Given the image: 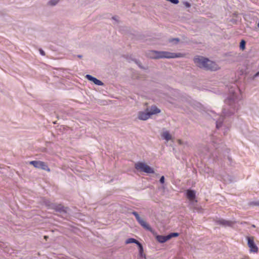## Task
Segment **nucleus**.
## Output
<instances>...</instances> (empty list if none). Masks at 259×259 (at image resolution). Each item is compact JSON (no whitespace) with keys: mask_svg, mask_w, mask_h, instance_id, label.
Instances as JSON below:
<instances>
[{"mask_svg":"<svg viewBox=\"0 0 259 259\" xmlns=\"http://www.w3.org/2000/svg\"><path fill=\"white\" fill-rule=\"evenodd\" d=\"M29 164L32 165L34 167L37 168H41L48 171H50V169L48 167L47 164L41 161H31Z\"/></svg>","mask_w":259,"mask_h":259,"instance_id":"0eeeda50","label":"nucleus"},{"mask_svg":"<svg viewBox=\"0 0 259 259\" xmlns=\"http://www.w3.org/2000/svg\"><path fill=\"white\" fill-rule=\"evenodd\" d=\"M160 182L161 183V184H163L164 182V176H162L160 179Z\"/></svg>","mask_w":259,"mask_h":259,"instance_id":"f3484780","label":"nucleus"},{"mask_svg":"<svg viewBox=\"0 0 259 259\" xmlns=\"http://www.w3.org/2000/svg\"><path fill=\"white\" fill-rule=\"evenodd\" d=\"M179 39H178V38H175V39H170V40H169V41H170V42H173V41H176V42H178L179 41Z\"/></svg>","mask_w":259,"mask_h":259,"instance_id":"a211bd4d","label":"nucleus"},{"mask_svg":"<svg viewBox=\"0 0 259 259\" xmlns=\"http://www.w3.org/2000/svg\"><path fill=\"white\" fill-rule=\"evenodd\" d=\"M136 243V244H137L138 245V246L139 247L140 253L141 255H142L143 252V246H142V244L138 240H137L136 239H135L134 238H129V239H127L125 241L126 244H130V243Z\"/></svg>","mask_w":259,"mask_h":259,"instance_id":"9d476101","label":"nucleus"},{"mask_svg":"<svg viewBox=\"0 0 259 259\" xmlns=\"http://www.w3.org/2000/svg\"><path fill=\"white\" fill-rule=\"evenodd\" d=\"M258 205H259V202H258Z\"/></svg>","mask_w":259,"mask_h":259,"instance_id":"cd10ccee","label":"nucleus"},{"mask_svg":"<svg viewBox=\"0 0 259 259\" xmlns=\"http://www.w3.org/2000/svg\"><path fill=\"white\" fill-rule=\"evenodd\" d=\"M252 227H253V228H255V225H252Z\"/></svg>","mask_w":259,"mask_h":259,"instance_id":"b1692460","label":"nucleus"},{"mask_svg":"<svg viewBox=\"0 0 259 259\" xmlns=\"http://www.w3.org/2000/svg\"><path fill=\"white\" fill-rule=\"evenodd\" d=\"M241 259H250V257L248 256H245Z\"/></svg>","mask_w":259,"mask_h":259,"instance_id":"6ab92c4d","label":"nucleus"},{"mask_svg":"<svg viewBox=\"0 0 259 259\" xmlns=\"http://www.w3.org/2000/svg\"><path fill=\"white\" fill-rule=\"evenodd\" d=\"M179 235L178 233H171L168 235H157L156 237V240L160 243H164L170 239L172 237H178Z\"/></svg>","mask_w":259,"mask_h":259,"instance_id":"423d86ee","label":"nucleus"},{"mask_svg":"<svg viewBox=\"0 0 259 259\" xmlns=\"http://www.w3.org/2000/svg\"><path fill=\"white\" fill-rule=\"evenodd\" d=\"M86 78L88 79H89V80L92 81L95 84H97L98 85H103V83L101 81L97 79L95 77H93L91 75H89V74L87 75Z\"/></svg>","mask_w":259,"mask_h":259,"instance_id":"f8f14e48","label":"nucleus"},{"mask_svg":"<svg viewBox=\"0 0 259 259\" xmlns=\"http://www.w3.org/2000/svg\"><path fill=\"white\" fill-rule=\"evenodd\" d=\"M150 57L153 59L176 58L183 57L184 55L181 53H174L166 51H152L149 54Z\"/></svg>","mask_w":259,"mask_h":259,"instance_id":"f03ea898","label":"nucleus"},{"mask_svg":"<svg viewBox=\"0 0 259 259\" xmlns=\"http://www.w3.org/2000/svg\"><path fill=\"white\" fill-rule=\"evenodd\" d=\"M257 26H258V27L259 28V22H258V23H257Z\"/></svg>","mask_w":259,"mask_h":259,"instance_id":"393cba45","label":"nucleus"},{"mask_svg":"<svg viewBox=\"0 0 259 259\" xmlns=\"http://www.w3.org/2000/svg\"><path fill=\"white\" fill-rule=\"evenodd\" d=\"M47 236H45V239H47Z\"/></svg>","mask_w":259,"mask_h":259,"instance_id":"a878e982","label":"nucleus"},{"mask_svg":"<svg viewBox=\"0 0 259 259\" xmlns=\"http://www.w3.org/2000/svg\"><path fill=\"white\" fill-rule=\"evenodd\" d=\"M40 54H41L42 55H43V56H44V55H45L44 51H42V50H40Z\"/></svg>","mask_w":259,"mask_h":259,"instance_id":"aec40b11","label":"nucleus"},{"mask_svg":"<svg viewBox=\"0 0 259 259\" xmlns=\"http://www.w3.org/2000/svg\"><path fill=\"white\" fill-rule=\"evenodd\" d=\"M194 62L196 66L206 70L215 71L219 68L215 63L202 56H196L194 59Z\"/></svg>","mask_w":259,"mask_h":259,"instance_id":"f257e3e1","label":"nucleus"},{"mask_svg":"<svg viewBox=\"0 0 259 259\" xmlns=\"http://www.w3.org/2000/svg\"><path fill=\"white\" fill-rule=\"evenodd\" d=\"M178 142H179V143L180 144H181V140H179L178 141Z\"/></svg>","mask_w":259,"mask_h":259,"instance_id":"5701e85b","label":"nucleus"},{"mask_svg":"<svg viewBox=\"0 0 259 259\" xmlns=\"http://www.w3.org/2000/svg\"><path fill=\"white\" fill-rule=\"evenodd\" d=\"M247 240V245L249 248V251L251 253H257L258 252V248L255 245L254 241V237L253 236H247L246 237Z\"/></svg>","mask_w":259,"mask_h":259,"instance_id":"39448f33","label":"nucleus"},{"mask_svg":"<svg viewBox=\"0 0 259 259\" xmlns=\"http://www.w3.org/2000/svg\"><path fill=\"white\" fill-rule=\"evenodd\" d=\"M59 0H51L49 4L51 6H54L59 2Z\"/></svg>","mask_w":259,"mask_h":259,"instance_id":"dca6fc26","label":"nucleus"},{"mask_svg":"<svg viewBox=\"0 0 259 259\" xmlns=\"http://www.w3.org/2000/svg\"><path fill=\"white\" fill-rule=\"evenodd\" d=\"M161 136L164 139L166 140L167 141L171 139V136L167 131L163 132L162 134H161Z\"/></svg>","mask_w":259,"mask_h":259,"instance_id":"ddd939ff","label":"nucleus"},{"mask_svg":"<svg viewBox=\"0 0 259 259\" xmlns=\"http://www.w3.org/2000/svg\"><path fill=\"white\" fill-rule=\"evenodd\" d=\"M53 208L56 209L57 210H58V211H61L62 210V208H63V207L61 205L59 204L57 206H53L52 207Z\"/></svg>","mask_w":259,"mask_h":259,"instance_id":"2eb2a0df","label":"nucleus"},{"mask_svg":"<svg viewBox=\"0 0 259 259\" xmlns=\"http://www.w3.org/2000/svg\"><path fill=\"white\" fill-rule=\"evenodd\" d=\"M246 42L244 40H242L240 44V48L241 50H244L245 49Z\"/></svg>","mask_w":259,"mask_h":259,"instance_id":"4468645a","label":"nucleus"},{"mask_svg":"<svg viewBox=\"0 0 259 259\" xmlns=\"http://www.w3.org/2000/svg\"><path fill=\"white\" fill-rule=\"evenodd\" d=\"M217 128H219V127H218V124H217Z\"/></svg>","mask_w":259,"mask_h":259,"instance_id":"bb28decb","label":"nucleus"},{"mask_svg":"<svg viewBox=\"0 0 259 259\" xmlns=\"http://www.w3.org/2000/svg\"><path fill=\"white\" fill-rule=\"evenodd\" d=\"M185 5L187 7H189L190 6V4L188 3H186Z\"/></svg>","mask_w":259,"mask_h":259,"instance_id":"412c9836","label":"nucleus"},{"mask_svg":"<svg viewBox=\"0 0 259 259\" xmlns=\"http://www.w3.org/2000/svg\"><path fill=\"white\" fill-rule=\"evenodd\" d=\"M187 197L191 202L194 201L196 197V193L194 190H188L187 191Z\"/></svg>","mask_w":259,"mask_h":259,"instance_id":"9b49d317","label":"nucleus"},{"mask_svg":"<svg viewBox=\"0 0 259 259\" xmlns=\"http://www.w3.org/2000/svg\"><path fill=\"white\" fill-rule=\"evenodd\" d=\"M259 76V72H257L255 75V76Z\"/></svg>","mask_w":259,"mask_h":259,"instance_id":"4be33fe9","label":"nucleus"},{"mask_svg":"<svg viewBox=\"0 0 259 259\" xmlns=\"http://www.w3.org/2000/svg\"><path fill=\"white\" fill-rule=\"evenodd\" d=\"M135 167L137 170L141 172L147 174H153L154 172L153 169L144 162H138L135 163Z\"/></svg>","mask_w":259,"mask_h":259,"instance_id":"20e7f679","label":"nucleus"},{"mask_svg":"<svg viewBox=\"0 0 259 259\" xmlns=\"http://www.w3.org/2000/svg\"><path fill=\"white\" fill-rule=\"evenodd\" d=\"M132 213L135 215V217H136V218L137 221L139 222V223L144 228H145V229L149 230L150 231H152V228L150 227L149 225L146 222H145L144 220L141 219L137 212L134 211V212H133Z\"/></svg>","mask_w":259,"mask_h":259,"instance_id":"6e6552de","label":"nucleus"},{"mask_svg":"<svg viewBox=\"0 0 259 259\" xmlns=\"http://www.w3.org/2000/svg\"><path fill=\"white\" fill-rule=\"evenodd\" d=\"M216 223L224 227H232L236 223L235 221L226 220L223 219H219L216 221Z\"/></svg>","mask_w":259,"mask_h":259,"instance_id":"1a4fd4ad","label":"nucleus"},{"mask_svg":"<svg viewBox=\"0 0 259 259\" xmlns=\"http://www.w3.org/2000/svg\"><path fill=\"white\" fill-rule=\"evenodd\" d=\"M160 112V110L156 106H152L150 111L146 110L145 112H139L138 113V118L140 120H145L149 118L151 115L156 114Z\"/></svg>","mask_w":259,"mask_h":259,"instance_id":"7ed1b4c3","label":"nucleus"}]
</instances>
